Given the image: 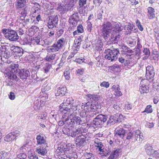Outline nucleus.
<instances>
[{
	"label": "nucleus",
	"mask_w": 159,
	"mask_h": 159,
	"mask_svg": "<svg viewBox=\"0 0 159 159\" xmlns=\"http://www.w3.org/2000/svg\"><path fill=\"white\" fill-rule=\"evenodd\" d=\"M28 157L30 159H38V156L33 153H28Z\"/></svg>",
	"instance_id": "obj_54"
},
{
	"label": "nucleus",
	"mask_w": 159,
	"mask_h": 159,
	"mask_svg": "<svg viewBox=\"0 0 159 159\" xmlns=\"http://www.w3.org/2000/svg\"><path fill=\"white\" fill-rule=\"evenodd\" d=\"M143 52L145 55V57L144 58L145 59H147L148 57L150 54V52L149 49L147 48H144Z\"/></svg>",
	"instance_id": "obj_40"
},
{
	"label": "nucleus",
	"mask_w": 159,
	"mask_h": 159,
	"mask_svg": "<svg viewBox=\"0 0 159 159\" xmlns=\"http://www.w3.org/2000/svg\"><path fill=\"white\" fill-rule=\"evenodd\" d=\"M120 116L122 115L120 114H116L115 115L111 116L107 121V125L110 126L117 122L118 121V116L120 117Z\"/></svg>",
	"instance_id": "obj_21"
},
{
	"label": "nucleus",
	"mask_w": 159,
	"mask_h": 159,
	"mask_svg": "<svg viewBox=\"0 0 159 159\" xmlns=\"http://www.w3.org/2000/svg\"><path fill=\"white\" fill-rule=\"evenodd\" d=\"M85 60L84 58H79L75 60V61L79 64H81Z\"/></svg>",
	"instance_id": "obj_63"
},
{
	"label": "nucleus",
	"mask_w": 159,
	"mask_h": 159,
	"mask_svg": "<svg viewBox=\"0 0 159 159\" xmlns=\"http://www.w3.org/2000/svg\"><path fill=\"white\" fill-rule=\"evenodd\" d=\"M78 13H74L69 18V19H71L72 20H75L76 21H78L79 20V17L78 16Z\"/></svg>",
	"instance_id": "obj_46"
},
{
	"label": "nucleus",
	"mask_w": 159,
	"mask_h": 159,
	"mask_svg": "<svg viewBox=\"0 0 159 159\" xmlns=\"http://www.w3.org/2000/svg\"><path fill=\"white\" fill-rule=\"evenodd\" d=\"M47 116V115L46 114L43 113L40 115H39L38 116V117L39 119L44 120L46 119Z\"/></svg>",
	"instance_id": "obj_61"
},
{
	"label": "nucleus",
	"mask_w": 159,
	"mask_h": 159,
	"mask_svg": "<svg viewBox=\"0 0 159 159\" xmlns=\"http://www.w3.org/2000/svg\"><path fill=\"white\" fill-rule=\"evenodd\" d=\"M6 35V38L11 41H16L19 39V36L17 34V32L11 29Z\"/></svg>",
	"instance_id": "obj_13"
},
{
	"label": "nucleus",
	"mask_w": 159,
	"mask_h": 159,
	"mask_svg": "<svg viewBox=\"0 0 159 159\" xmlns=\"http://www.w3.org/2000/svg\"><path fill=\"white\" fill-rule=\"evenodd\" d=\"M121 51L122 54L127 59H131L134 56L132 55L134 52L129 48L125 46H123Z\"/></svg>",
	"instance_id": "obj_14"
},
{
	"label": "nucleus",
	"mask_w": 159,
	"mask_h": 159,
	"mask_svg": "<svg viewBox=\"0 0 159 159\" xmlns=\"http://www.w3.org/2000/svg\"><path fill=\"white\" fill-rule=\"evenodd\" d=\"M42 21L41 16L40 15H38L36 18V20H34L33 23H34L35 25L38 24L39 22Z\"/></svg>",
	"instance_id": "obj_45"
},
{
	"label": "nucleus",
	"mask_w": 159,
	"mask_h": 159,
	"mask_svg": "<svg viewBox=\"0 0 159 159\" xmlns=\"http://www.w3.org/2000/svg\"><path fill=\"white\" fill-rule=\"evenodd\" d=\"M145 149L147 154L149 156H151L154 152L153 148L149 144L145 145Z\"/></svg>",
	"instance_id": "obj_32"
},
{
	"label": "nucleus",
	"mask_w": 159,
	"mask_h": 159,
	"mask_svg": "<svg viewBox=\"0 0 159 159\" xmlns=\"http://www.w3.org/2000/svg\"><path fill=\"white\" fill-rule=\"evenodd\" d=\"M30 43L34 45H42L43 42V41L39 37H34L33 39L31 38L30 39Z\"/></svg>",
	"instance_id": "obj_26"
},
{
	"label": "nucleus",
	"mask_w": 159,
	"mask_h": 159,
	"mask_svg": "<svg viewBox=\"0 0 159 159\" xmlns=\"http://www.w3.org/2000/svg\"><path fill=\"white\" fill-rule=\"evenodd\" d=\"M85 69L82 68H80L79 69H78L77 70H76V72L77 74L78 75H82Z\"/></svg>",
	"instance_id": "obj_50"
},
{
	"label": "nucleus",
	"mask_w": 159,
	"mask_h": 159,
	"mask_svg": "<svg viewBox=\"0 0 159 159\" xmlns=\"http://www.w3.org/2000/svg\"><path fill=\"white\" fill-rule=\"evenodd\" d=\"M101 30L102 35L103 38L106 40L110 36L111 32L112 25L111 23L109 21L104 23L102 25Z\"/></svg>",
	"instance_id": "obj_6"
},
{
	"label": "nucleus",
	"mask_w": 159,
	"mask_h": 159,
	"mask_svg": "<svg viewBox=\"0 0 159 159\" xmlns=\"http://www.w3.org/2000/svg\"><path fill=\"white\" fill-rule=\"evenodd\" d=\"M103 13V11L101 10L98 11L96 15V17L98 19L101 20L102 19Z\"/></svg>",
	"instance_id": "obj_49"
},
{
	"label": "nucleus",
	"mask_w": 159,
	"mask_h": 159,
	"mask_svg": "<svg viewBox=\"0 0 159 159\" xmlns=\"http://www.w3.org/2000/svg\"><path fill=\"white\" fill-rule=\"evenodd\" d=\"M74 100L72 98H68L64 100L63 102L60 106V111L61 112H64L70 114H75L77 110V106L74 105Z\"/></svg>",
	"instance_id": "obj_2"
},
{
	"label": "nucleus",
	"mask_w": 159,
	"mask_h": 159,
	"mask_svg": "<svg viewBox=\"0 0 159 159\" xmlns=\"http://www.w3.org/2000/svg\"><path fill=\"white\" fill-rule=\"evenodd\" d=\"M119 53V49L117 48L113 50L107 49L105 50V58L107 60H111V61L116 60L117 58V55Z\"/></svg>",
	"instance_id": "obj_7"
},
{
	"label": "nucleus",
	"mask_w": 159,
	"mask_h": 159,
	"mask_svg": "<svg viewBox=\"0 0 159 159\" xmlns=\"http://www.w3.org/2000/svg\"><path fill=\"white\" fill-rule=\"evenodd\" d=\"M98 106L95 104H92L91 102H88L85 105L81 106V108L84 109L86 112L96 111L98 108Z\"/></svg>",
	"instance_id": "obj_11"
},
{
	"label": "nucleus",
	"mask_w": 159,
	"mask_h": 159,
	"mask_svg": "<svg viewBox=\"0 0 159 159\" xmlns=\"http://www.w3.org/2000/svg\"><path fill=\"white\" fill-rule=\"evenodd\" d=\"M119 156V151L116 150L112 152L108 158V159H116Z\"/></svg>",
	"instance_id": "obj_37"
},
{
	"label": "nucleus",
	"mask_w": 159,
	"mask_h": 159,
	"mask_svg": "<svg viewBox=\"0 0 159 159\" xmlns=\"http://www.w3.org/2000/svg\"><path fill=\"white\" fill-rule=\"evenodd\" d=\"M63 133L66 135L68 136L70 135V130L69 128H64L62 130Z\"/></svg>",
	"instance_id": "obj_58"
},
{
	"label": "nucleus",
	"mask_w": 159,
	"mask_h": 159,
	"mask_svg": "<svg viewBox=\"0 0 159 159\" xmlns=\"http://www.w3.org/2000/svg\"><path fill=\"white\" fill-rule=\"evenodd\" d=\"M96 47H98L99 49L100 48L101 50H102L101 48L102 47L103 43L101 40H98L97 41L96 43Z\"/></svg>",
	"instance_id": "obj_51"
},
{
	"label": "nucleus",
	"mask_w": 159,
	"mask_h": 159,
	"mask_svg": "<svg viewBox=\"0 0 159 159\" xmlns=\"http://www.w3.org/2000/svg\"><path fill=\"white\" fill-rule=\"evenodd\" d=\"M65 39L62 38L59 39L57 43L53 44L47 50L48 52H56L62 48L65 43Z\"/></svg>",
	"instance_id": "obj_8"
},
{
	"label": "nucleus",
	"mask_w": 159,
	"mask_h": 159,
	"mask_svg": "<svg viewBox=\"0 0 159 159\" xmlns=\"http://www.w3.org/2000/svg\"><path fill=\"white\" fill-rule=\"evenodd\" d=\"M9 97V98L11 100H14L15 98V95L14 93L12 92L10 93Z\"/></svg>",
	"instance_id": "obj_64"
},
{
	"label": "nucleus",
	"mask_w": 159,
	"mask_h": 159,
	"mask_svg": "<svg viewBox=\"0 0 159 159\" xmlns=\"http://www.w3.org/2000/svg\"><path fill=\"white\" fill-rule=\"evenodd\" d=\"M18 74L20 77L22 79H26L27 77L29 76L30 75L29 71L25 69L20 71Z\"/></svg>",
	"instance_id": "obj_24"
},
{
	"label": "nucleus",
	"mask_w": 159,
	"mask_h": 159,
	"mask_svg": "<svg viewBox=\"0 0 159 159\" xmlns=\"http://www.w3.org/2000/svg\"><path fill=\"white\" fill-rule=\"evenodd\" d=\"M120 87H118L117 89L115 91V93H116V95L117 96L119 97L121 96L122 95V93L120 91Z\"/></svg>",
	"instance_id": "obj_57"
},
{
	"label": "nucleus",
	"mask_w": 159,
	"mask_h": 159,
	"mask_svg": "<svg viewBox=\"0 0 159 159\" xmlns=\"http://www.w3.org/2000/svg\"><path fill=\"white\" fill-rule=\"evenodd\" d=\"M107 116L102 114L98 115L94 119L93 124L96 126H100L107 121Z\"/></svg>",
	"instance_id": "obj_9"
},
{
	"label": "nucleus",
	"mask_w": 159,
	"mask_h": 159,
	"mask_svg": "<svg viewBox=\"0 0 159 159\" xmlns=\"http://www.w3.org/2000/svg\"><path fill=\"white\" fill-rule=\"evenodd\" d=\"M83 7L80 6L78 9L79 12L80 14H84L87 12L85 10V7Z\"/></svg>",
	"instance_id": "obj_47"
},
{
	"label": "nucleus",
	"mask_w": 159,
	"mask_h": 159,
	"mask_svg": "<svg viewBox=\"0 0 159 159\" xmlns=\"http://www.w3.org/2000/svg\"><path fill=\"white\" fill-rule=\"evenodd\" d=\"M113 29L112 34L109 40L113 42L118 41L120 36L119 32L123 30V27L120 23L115 22L113 24Z\"/></svg>",
	"instance_id": "obj_4"
},
{
	"label": "nucleus",
	"mask_w": 159,
	"mask_h": 159,
	"mask_svg": "<svg viewBox=\"0 0 159 159\" xmlns=\"http://www.w3.org/2000/svg\"><path fill=\"white\" fill-rule=\"evenodd\" d=\"M31 9V13L34 14L36 12H39L41 10L40 5L38 3L35 2L33 3Z\"/></svg>",
	"instance_id": "obj_27"
},
{
	"label": "nucleus",
	"mask_w": 159,
	"mask_h": 159,
	"mask_svg": "<svg viewBox=\"0 0 159 159\" xmlns=\"http://www.w3.org/2000/svg\"><path fill=\"white\" fill-rule=\"evenodd\" d=\"M134 134L133 132H128L127 134L126 135V139H132L133 140L134 139Z\"/></svg>",
	"instance_id": "obj_42"
},
{
	"label": "nucleus",
	"mask_w": 159,
	"mask_h": 159,
	"mask_svg": "<svg viewBox=\"0 0 159 159\" xmlns=\"http://www.w3.org/2000/svg\"><path fill=\"white\" fill-rule=\"evenodd\" d=\"M77 31L79 32L80 33H82L84 31L83 27L81 25H80L77 26Z\"/></svg>",
	"instance_id": "obj_59"
},
{
	"label": "nucleus",
	"mask_w": 159,
	"mask_h": 159,
	"mask_svg": "<svg viewBox=\"0 0 159 159\" xmlns=\"http://www.w3.org/2000/svg\"><path fill=\"white\" fill-rule=\"evenodd\" d=\"M109 85L108 82L103 81L100 84V85L101 87H103L107 88L109 87Z\"/></svg>",
	"instance_id": "obj_56"
},
{
	"label": "nucleus",
	"mask_w": 159,
	"mask_h": 159,
	"mask_svg": "<svg viewBox=\"0 0 159 159\" xmlns=\"http://www.w3.org/2000/svg\"><path fill=\"white\" fill-rule=\"evenodd\" d=\"M14 137L16 139L17 138L19 137H21V132L20 131L18 130H16L15 131L12 132Z\"/></svg>",
	"instance_id": "obj_41"
},
{
	"label": "nucleus",
	"mask_w": 159,
	"mask_h": 159,
	"mask_svg": "<svg viewBox=\"0 0 159 159\" xmlns=\"http://www.w3.org/2000/svg\"><path fill=\"white\" fill-rule=\"evenodd\" d=\"M36 145L48 146V145L46 143V138L45 137V136L42 134H40L37 135L36 138Z\"/></svg>",
	"instance_id": "obj_15"
},
{
	"label": "nucleus",
	"mask_w": 159,
	"mask_h": 159,
	"mask_svg": "<svg viewBox=\"0 0 159 159\" xmlns=\"http://www.w3.org/2000/svg\"><path fill=\"white\" fill-rule=\"evenodd\" d=\"M9 55V53L6 50V46L3 44L1 45L0 47V57L1 59L2 58L6 59L8 58Z\"/></svg>",
	"instance_id": "obj_19"
},
{
	"label": "nucleus",
	"mask_w": 159,
	"mask_h": 159,
	"mask_svg": "<svg viewBox=\"0 0 159 159\" xmlns=\"http://www.w3.org/2000/svg\"><path fill=\"white\" fill-rule=\"evenodd\" d=\"M18 65L16 64H12L10 65L8 68V70L6 73V76L8 78L17 81L18 79L16 75V73L20 71L18 69Z\"/></svg>",
	"instance_id": "obj_3"
},
{
	"label": "nucleus",
	"mask_w": 159,
	"mask_h": 159,
	"mask_svg": "<svg viewBox=\"0 0 159 159\" xmlns=\"http://www.w3.org/2000/svg\"><path fill=\"white\" fill-rule=\"evenodd\" d=\"M82 111H81V110L80 109H79L78 111V113H80V115L81 116H82V117H85L86 116V111H85V110H84V109H82Z\"/></svg>",
	"instance_id": "obj_52"
},
{
	"label": "nucleus",
	"mask_w": 159,
	"mask_h": 159,
	"mask_svg": "<svg viewBox=\"0 0 159 159\" xmlns=\"http://www.w3.org/2000/svg\"><path fill=\"white\" fill-rule=\"evenodd\" d=\"M154 9L152 7H148V16L149 19H151L155 17Z\"/></svg>",
	"instance_id": "obj_34"
},
{
	"label": "nucleus",
	"mask_w": 159,
	"mask_h": 159,
	"mask_svg": "<svg viewBox=\"0 0 159 159\" xmlns=\"http://www.w3.org/2000/svg\"><path fill=\"white\" fill-rule=\"evenodd\" d=\"M58 18L57 16H53L49 19L48 24V26L49 29H53L56 27L58 24Z\"/></svg>",
	"instance_id": "obj_16"
},
{
	"label": "nucleus",
	"mask_w": 159,
	"mask_h": 159,
	"mask_svg": "<svg viewBox=\"0 0 159 159\" xmlns=\"http://www.w3.org/2000/svg\"><path fill=\"white\" fill-rule=\"evenodd\" d=\"M145 126L148 128H151L153 127L154 124L153 122H150L147 121L145 123Z\"/></svg>",
	"instance_id": "obj_55"
},
{
	"label": "nucleus",
	"mask_w": 159,
	"mask_h": 159,
	"mask_svg": "<svg viewBox=\"0 0 159 159\" xmlns=\"http://www.w3.org/2000/svg\"><path fill=\"white\" fill-rule=\"evenodd\" d=\"M43 102V101L39 100H38L35 101L34 102V110L37 111H38L40 108L41 104Z\"/></svg>",
	"instance_id": "obj_33"
},
{
	"label": "nucleus",
	"mask_w": 159,
	"mask_h": 159,
	"mask_svg": "<svg viewBox=\"0 0 159 159\" xmlns=\"http://www.w3.org/2000/svg\"><path fill=\"white\" fill-rule=\"evenodd\" d=\"M78 21H76L75 20H72L71 19H69V22L70 24H72L73 25V26H75L76 25L77 23V22Z\"/></svg>",
	"instance_id": "obj_60"
},
{
	"label": "nucleus",
	"mask_w": 159,
	"mask_h": 159,
	"mask_svg": "<svg viewBox=\"0 0 159 159\" xmlns=\"http://www.w3.org/2000/svg\"><path fill=\"white\" fill-rule=\"evenodd\" d=\"M15 139L12 132L7 134L4 138L5 141L7 142L12 141Z\"/></svg>",
	"instance_id": "obj_35"
},
{
	"label": "nucleus",
	"mask_w": 159,
	"mask_h": 159,
	"mask_svg": "<svg viewBox=\"0 0 159 159\" xmlns=\"http://www.w3.org/2000/svg\"><path fill=\"white\" fill-rule=\"evenodd\" d=\"M67 89L65 87H62L58 88L57 91L55 93L56 96H62L66 93Z\"/></svg>",
	"instance_id": "obj_31"
},
{
	"label": "nucleus",
	"mask_w": 159,
	"mask_h": 159,
	"mask_svg": "<svg viewBox=\"0 0 159 159\" xmlns=\"http://www.w3.org/2000/svg\"><path fill=\"white\" fill-rule=\"evenodd\" d=\"M87 131L86 129H83L82 128L80 127L70 133V136L72 137H75L79 134H80L81 135H80L77 137L76 142V144L82 146L86 141H88L91 139V135L90 133H86V132Z\"/></svg>",
	"instance_id": "obj_1"
},
{
	"label": "nucleus",
	"mask_w": 159,
	"mask_h": 159,
	"mask_svg": "<svg viewBox=\"0 0 159 159\" xmlns=\"http://www.w3.org/2000/svg\"><path fill=\"white\" fill-rule=\"evenodd\" d=\"M48 148V146H39L36 148L35 152L39 155L44 156L46 155L47 153Z\"/></svg>",
	"instance_id": "obj_20"
},
{
	"label": "nucleus",
	"mask_w": 159,
	"mask_h": 159,
	"mask_svg": "<svg viewBox=\"0 0 159 159\" xmlns=\"http://www.w3.org/2000/svg\"><path fill=\"white\" fill-rule=\"evenodd\" d=\"M115 137L118 138H123L125 135V130L122 128H118L115 130Z\"/></svg>",
	"instance_id": "obj_23"
},
{
	"label": "nucleus",
	"mask_w": 159,
	"mask_h": 159,
	"mask_svg": "<svg viewBox=\"0 0 159 159\" xmlns=\"http://www.w3.org/2000/svg\"><path fill=\"white\" fill-rule=\"evenodd\" d=\"M11 49L12 51L14 57L16 56L20 57L23 54V49L19 47L13 46L11 47Z\"/></svg>",
	"instance_id": "obj_17"
},
{
	"label": "nucleus",
	"mask_w": 159,
	"mask_h": 159,
	"mask_svg": "<svg viewBox=\"0 0 159 159\" xmlns=\"http://www.w3.org/2000/svg\"><path fill=\"white\" fill-rule=\"evenodd\" d=\"M11 154L10 152L3 150L0 152V159H11L10 158Z\"/></svg>",
	"instance_id": "obj_30"
},
{
	"label": "nucleus",
	"mask_w": 159,
	"mask_h": 159,
	"mask_svg": "<svg viewBox=\"0 0 159 159\" xmlns=\"http://www.w3.org/2000/svg\"><path fill=\"white\" fill-rule=\"evenodd\" d=\"M155 75V70L153 66L150 65L146 67V77L147 80L152 81Z\"/></svg>",
	"instance_id": "obj_10"
},
{
	"label": "nucleus",
	"mask_w": 159,
	"mask_h": 159,
	"mask_svg": "<svg viewBox=\"0 0 159 159\" xmlns=\"http://www.w3.org/2000/svg\"><path fill=\"white\" fill-rule=\"evenodd\" d=\"M67 148V146L64 143H61L58 145L56 153L58 155H63L66 151Z\"/></svg>",
	"instance_id": "obj_18"
},
{
	"label": "nucleus",
	"mask_w": 159,
	"mask_h": 159,
	"mask_svg": "<svg viewBox=\"0 0 159 159\" xmlns=\"http://www.w3.org/2000/svg\"><path fill=\"white\" fill-rule=\"evenodd\" d=\"M152 111V106L150 105H148L145 110L143 112H146L147 113H151Z\"/></svg>",
	"instance_id": "obj_44"
},
{
	"label": "nucleus",
	"mask_w": 159,
	"mask_h": 159,
	"mask_svg": "<svg viewBox=\"0 0 159 159\" xmlns=\"http://www.w3.org/2000/svg\"><path fill=\"white\" fill-rule=\"evenodd\" d=\"M56 56V54H48L46 57L45 59L48 61L52 62L53 60L55 59Z\"/></svg>",
	"instance_id": "obj_38"
},
{
	"label": "nucleus",
	"mask_w": 159,
	"mask_h": 159,
	"mask_svg": "<svg viewBox=\"0 0 159 159\" xmlns=\"http://www.w3.org/2000/svg\"><path fill=\"white\" fill-rule=\"evenodd\" d=\"M94 145L95 147L98 148L97 149H99V151L100 152V153H99L100 154L105 155V152L103 150V145L102 143H98L97 144H95Z\"/></svg>",
	"instance_id": "obj_36"
},
{
	"label": "nucleus",
	"mask_w": 159,
	"mask_h": 159,
	"mask_svg": "<svg viewBox=\"0 0 159 159\" xmlns=\"http://www.w3.org/2000/svg\"><path fill=\"white\" fill-rule=\"evenodd\" d=\"M148 81L142 79L140 84L139 90L141 93H148L149 91Z\"/></svg>",
	"instance_id": "obj_12"
},
{
	"label": "nucleus",
	"mask_w": 159,
	"mask_h": 159,
	"mask_svg": "<svg viewBox=\"0 0 159 159\" xmlns=\"http://www.w3.org/2000/svg\"><path fill=\"white\" fill-rule=\"evenodd\" d=\"M27 0H17L16 2V6L17 9H20L24 7L26 5Z\"/></svg>",
	"instance_id": "obj_28"
},
{
	"label": "nucleus",
	"mask_w": 159,
	"mask_h": 159,
	"mask_svg": "<svg viewBox=\"0 0 159 159\" xmlns=\"http://www.w3.org/2000/svg\"><path fill=\"white\" fill-rule=\"evenodd\" d=\"M87 29L89 32H91L93 30V25L91 23L89 20H87Z\"/></svg>",
	"instance_id": "obj_43"
},
{
	"label": "nucleus",
	"mask_w": 159,
	"mask_h": 159,
	"mask_svg": "<svg viewBox=\"0 0 159 159\" xmlns=\"http://www.w3.org/2000/svg\"><path fill=\"white\" fill-rule=\"evenodd\" d=\"M78 111L77 110L75 111V114H73L71 116L69 114V116L67 118L68 122L67 124L70 126L74 127L80 124V123L81 121L80 118L78 116H76L78 114Z\"/></svg>",
	"instance_id": "obj_5"
},
{
	"label": "nucleus",
	"mask_w": 159,
	"mask_h": 159,
	"mask_svg": "<svg viewBox=\"0 0 159 159\" xmlns=\"http://www.w3.org/2000/svg\"><path fill=\"white\" fill-rule=\"evenodd\" d=\"M62 114V118L61 120L59 121L58 123V124L60 126H62L66 122H68L67 118L69 116V114L65 113L64 112H61Z\"/></svg>",
	"instance_id": "obj_25"
},
{
	"label": "nucleus",
	"mask_w": 159,
	"mask_h": 159,
	"mask_svg": "<svg viewBox=\"0 0 159 159\" xmlns=\"http://www.w3.org/2000/svg\"><path fill=\"white\" fill-rule=\"evenodd\" d=\"M152 155L153 157L157 159H159V150L154 151V152Z\"/></svg>",
	"instance_id": "obj_53"
},
{
	"label": "nucleus",
	"mask_w": 159,
	"mask_h": 159,
	"mask_svg": "<svg viewBox=\"0 0 159 159\" xmlns=\"http://www.w3.org/2000/svg\"><path fill=\"white\" fill-rule=\"evenodd\" d=\"M10 30V28L8 29H7L6 28H4L2 30V33L3 34H4V36L5 37V38H6V34L8 33V32H9Z\"/></svg>",
	"instance_id": "obj_62"
},
{
	"label": "nucleus",
	"mask_w": 159,
	"mask_h": 159,
	"mask_svg": "<svg viewBox=\"0 0 159 159\" xmlns=\"http://www.w3.org/2000/svg\"><path fill=\"white\" fill-rule=\"evenodd\" d=\"M134 139L138 143L141 142L143 140V133L139 130H136L134 133Z\"/></svg>",
	"instance_id": "obj_22"
},
{
	"label": "nucleus",
	"mask_w": 159,
	"mask_h": 159,
	"mask_svg": "<svg viewBox=\"0 0 159 159\" xmlns=\"http://www.w3.org/2000/svg\"><path fill=\"white\" fill-rule=\"evenodd\" d=\"M57 10L60 13L61 15L66 13L67 11L69 10V8L67 6H64L63 5H60L59 6L57 7Z\"/></svg>",
	"instance_id": "obj_29"
},
{
	"label": "nucleus",
	"mask_w": 159,
	"mask_h": 159,
	"mask_svg": "<svg viewBox=\"0 0 159 159\" xmlns=\"http://www.w3.org/2000/svg\"><path fill=\"white\" fill-rule=\"evenodd\" d=\"M52 68V66L48 63H46L43 67V69L45 73L48 72Z\"/></svg>",
	"instance_id": "obj_39"
},
{
	"label": "nucleus",
	"mask_w": 159,
	"mask_h": 159,
	"mask_svg": "<svg viewBox=\"0 0 159 159\" xmlns=\"http://www.w3.org/2000/svg\"><path fill=\"white\" fill-rule=\"evenodd\" d=\"M85 157L87 159H94V156L91 153H86Z\"/></svg>",
	"instance_id": "obj_48"
}]
</instances>
